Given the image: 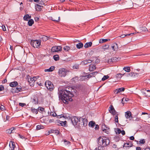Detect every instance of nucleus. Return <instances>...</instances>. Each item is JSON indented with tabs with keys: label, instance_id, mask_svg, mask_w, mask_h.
I'll return each instance as SVG.
<instances>
[{
	"label": "nucleus",
	"instance_id": "obj_53",
	"mask_svg": "<svg viewBox=\"0 0 150 150\" xmlns=\"http://www.w3.org/2000/svg\"><path fill=\"white\" fill-rule=\"evenodd\" d=\"M19 105L20 106L23 107H24V106H25L26 105V104L25 103H19Z\"/></svg>",
	"mask_w": 150,
	"mask_h": 150
},
{
	"label": "nucleus",
	"instance_id": "obj_63",
	"mask_svg": "<svg viewBox=\"0 0 150 150\" xmlns=\"http://www.w3.org/2000/svg\"><path fill=\"white\" fill-rule=\"evenodd\" d=\"M62 117H64V115H57V117L58 118H61Z\"/></svg>",
	"mask_w": 150,
	"mask_h": 150
},
{
	"label": "nucleus",
	"instance_id": "obj_11",
	"mask_svg": "<svg viewBox=\"0 0 150 150\" xmlns=\"http://www.w3.org/2000/svg\"><path fill=\"white\" fill-rule=\"evenodd\" d=\"M109 128L108 127H107L106 125L105 124H102V129L107 134H108L109 132L108 130Z\"/></svg>",
	"mask_w": 150,
	"mask_h": 150
},
{
	"label": "nucleus",
	"instance_id": "obj_3",
	"mask_svg": "<svg viewBox=\"0 0 150 150\" xmlns=\"http://www.w3.org/2000/svg\"><path fill=\"white\" fill-rule=\"evenodd\" d=\"M69 71V70L66 69L61 68L59 70L58 75L60 77H64L67 75V73Z\"/></svg>",
	"mask_w": 150,
	"mask_h": 150
},
{
	"label": "nucleus",
	"instance_id": "obj_28",
	"mask_svg": "<svg viewBox=\"0 0 150 150\" xmlns=\"http://www.w3.org/2000/svg\"><path fill=\"white\" fill-rule=\"evenodd\" d=\"M115 131L117 134H120L121 132V130L119 128H116L115 129Z\"/></svg>",
	"mask_w": 150,
	"mask_h": 150
},
{
	"label": "nucleus",
	"instance_id": "obj_34",
	"mask_svg": "<svg viewBox=\"0 0 150 150\" xmlns=\"http://www.w3.org/2000/svg\"><path fill=\"white\" fill-rule=\"evenodd\" d=\"M109 45L108 44L102 46L101 49L103 50H107L109 48Z\"/></svg>",
	"mask_w": 150,
	"mask_h": 150
},
{
	"label": "nucleus",
	"instance_id": "obj_36",
	"mask_svg": "<svg viewBox=\"0 0 150 150\" xmlns=\"http://www.w3.org/2000/svg\"><path fill=\"white\" fill-rule=\"evenodd\" d=\"M145 91H147V92H150V90H144V89H143L142 90V92L143 93V94L144 95L146 96H150V95H149L148 94H147L146 92H145Z\"/></svg>",
	"mask_w": 150,
	"mask_h": 150
},
{
	"label": "nucleus",
	"instance_id": "obj_50",
	"mask_svg": "<svg viewBox=\"0 0 150 150\" xmlns=\"http://www.w3.org/2000/svg\"><path fill=\"white\" fill-rule=\"evenodd\" d=\"M129 100L127 98H123L122 99V103H123L124 101H127Z\"/></svg>",
	"mask_w": 150,
	"mask_h": 150
},
{
	"label": "nucleus",
	"instance_id": "obj_4",
	"mask_svg": "<svg viewBox=\"0 0 150 150\" xmlns=\"http://www.w3.org/2000/svg\"><path fill=\"white\" fill-rule=\"evenodd\" d=\"M87 122L86 119L81 117L79 118L78 124L80 126H86L87 125Z\"/></svg>",
	"mask_w": 150,
	"mask_h": 150
},
{
	"label": "nucleus",
	"instance_id": "obj_24",
	"mask_svg": "<svg viewBox=\"0 0 150 150\" xmlns=\"http://www.w3.org/2000/svg\"><path fill=\"white\" fill-rule=\"evenodd\" d=\"M31 18V16H29L28 14H26L23 17V19L24 21H28V19Z\"/></svg>",
	"mask_w": 150,
	"mask_h": 150
},
{
	"label": "nucleus",
	"instance_id": "obj_43",
	"mask_svg": "<svg viewBox=\"0 0 150 150\" xmlns=\"http://www.w3.org/2000/svg\"><path fill=\"white\" fill-rule=\"evenodd\" d=\"M44 128V126L40 125H39L37 126L36 130H39L40 129H43Z\"/></svg>",
	"mask_w": 150,
	"mask_h": 150
},
{
	"label": "nucleus",
	"instance_id": "obj_15",
	"mask_svg": "<svg viewBox=\"0 0 150 150\" xmlns=\"http://www.w3.org/2000/svg\"><path fill=\"white\" fill-rule=\"evenodd\" d=\"M38 100L37 96L35 95L33 96L32 100V102L35 104H37L38 103Z\"/></svg>",
	"mask_w": 150,
	"mask_h": 150
},
{
	"label": "nucleus",
	"instance_id": "obj_23",
	"mask_svg": "<svg viewBox=\"0 0 150 150\" xmlns=\"http://www.w3.org/2000/svg\"><path fill=\"white\" fill-rule=\"evenodd\" d=\"M135 34L134 33H131L127 34H123L120 35V37L121 38H123L125 36H132Z\"/></svg>",
	"mask_w": 150,
	"mask_h": 150
},
{
	"label": "nucleus",
	"instance_id": "obj_39",
	"mask_svg": "<svg viewBox=\"0 0 150 150\" xmlns=\"http://www.w3.org/2000/svg\"><path fill=\"white\" fill-rule=\"evenodd\" d=\"M87 76H80V80L81 81H84L86 79H87Z\"/></svg>",
	"mask_w": 150,
	"mask_h": 150
},
{
	"label": "nucleus",
	"instance_id": "obj_32",
	"mask_svg": "<svg viewBox=\"0 0 150 150\" xmlns=\"http://www.w3.org/2000/svg\"><path fill=\"white\" fill-rule=\"evenodd\" d=\"M53 21L56 22H58L60 21V17H54L53 18Z\"/></svg>",
	"mask_w": 150,
	"mask_h": 150
},
{
	"label": "nucleus",
	"instance_id": "obj_46",
	"mask_svg": "<svg viewBox=\"0 0 150 150\" xmlns=\"http://www.w3.org/2000/svg\"><path fill=\"white\" fill-rule=\"evenodd\" d=\"M140 29L141 31L144 32L146 31L147 30V28L145 27H143L140 28Z\"/></svg>",
	"mask_w": 150,
	"mask_h": 150
},
{
	"label": "nucleus",
	"instance_id": "obj_33",
	"mask_svg": "<svg viewBox=\"0 0 150 150\" xmlns=\"http://www.w3.org/2000/svg\"><path fill=\"white\" fill-rule=\"evenodd\" d=\"M123 69L127 72H129L130 71V67H126L123 68Z\"/></svg>",
	"mask_w": 150,
	"mask_h": 150
},
{
	"label": "nucleus",
	"instance_id": "obj_58",
	"mask_svg": "<svg viewBox=\"0 0 150 150\" xmlns=\"http://www.w3.org/2000/svg\"><path fill=\"white\" fill-rule=\"evenodd\" d=\"M139 142L140 144H144L145 143V140L144 139L140 140Z\"/></svg>",
	"mask_w": 150,
	"mask_h": 150
},
{
	"label": "nucleus",
	"instance_id": "obj_17",
	"mask_svg": "<svg viewBox=\"0 0 150 150\" xmlns=\"http://www.w3.org/2000/svg\"><path fill=\"white\" fill-rule=\"evenodd\" d=\"M111 48L113 51L117 50L118 49V45L117 43H115L112 46Z\"/></svg>",
	"mask_w": 150,
	"mask_h": 150
},
{
	"label": "nucleus",
	"instance_id": "obj_26",
	"mask_svg": "<svg viewBox=\"0 0 150 150\" xmlns=\"http://www.w3.org/2000/svg\"><path fill=\"white\" fill-rule=\"evenodd\" d=\"M96 125L95 122L93 121H91L89 122L88 125L89 126L91 127H93Z\"/></svg>",
	"mask_w": 150,
	"mask_h": 150
},
{
	"label": "nucleus",
	"instance_id": "obj_9",
	"mask_svg": "<svg viewBox=\"0 0 150 150\" xmlns=\"http://www.w3.org/2000/svg\"><path fill=\"white\" fill-rule=\"evenodd\" d=\"M47 85L48 86H47V89L50 91L53 90L54 86L53 84L51 81H47Z\"/></svg>",
	"mask_w": 150,
	"mask_h": 150
},
{
	"label": "nucleus",
	"instance_id": "obj_37",
	"mask_svg": "<svg viewBox=\"0 0 150 150\" xmlns=\"http://www.w3.org/2000/svg\"><path fill=\"white\" fill-rule=\"evenodd\" d=\"M55 69V67L54 66L51 67L49 69H47V72H51L53 71Z\"/></svg>",
	"mask_w": 150,
	"mask_h": 150
},
{
	"label": "nucleus",
	"instance_id": "obj_18",
	"mask_svg": "<svg viewBox=\"0 0 150 150\" xmlns=\"http://www.w3.org/2000/svg\"><path fill=\"white\" fill-rule=\"evenodd\" d=\"M22 88L21 86L17 85L15 90V92L18 93L19 92L22 91Z\"/></svg>",
	"mask_w": 150,
	"mask_h": 150
},
{
	"label": "nucleus",
	"instance_id": "obj_29",
	"mask_svg": "<svg viewBox=\"0 0 150 150\" xmlns=\"http://www.w3.org/2000/svg\"><path fill=\"white\" fill-rule=\"evenodd\" d=\"M34 21L32 19L30 20L28 22V25L29 26H31L34 23Z\"/></svg>",
	"mask_w": 150,
	"mask_h": 150
},
{
	"label": "nucleus",
	"instance_id": "obj_14",
	"mask_svg": "<svg viewBox=\"0 0 150 150\" xmlns=\"http://www.w3.org/2000/svg\"><path fill=\"white\" fill-rule=\"evenodd\" d=\"M9 146L10 147V150H13L15 147V145L14 142L11 141L10 142Z\"/></svg>",
	"mask_w": 150,
	"mask_h": 150
},
{
	"label": "nucleus",
	"instance_id": "obj_51",
	"mask_svg": "<svg viewBox=\"0 0 150 150\" xmlns=\"http://www.w3.org/2000/svg\"><path fill=\"white\" fill-rule=\"evenodd\" d=\"M112 59L113 62H115L118 60V58L116 57H113L112 58Z\"/></svg>",
	"mask_w": 150,
	"mask_h": 150
},
{
	"label": "nucleus",
	"instance_id": "obj_60",
	"mask_svg": "<svg viewBox=\"0 0 150 150\" xmlns=\"http://www.w3.org/2000/svg\"><path fill=\"white\" fill-rule=\"evenodd\" d=\"M18 136H19V137L21 138L22 139H25V137H24V136L20 134H18Z\"/></svg>",
	"mask_w": 150,
	"mask_h": 150
},
{
	"label": "nucleus",
	"instance_id": "obj_56",
	"mask_svg": "<svg viewBox=\"0 0 150 150\" xmlns=\"http://www.w3.org/2000/svg\"><path fill=\"white\" fill-rule=\"evenodd\" d=\"M50 40V42H52L53 41V39L52 38H50V37H47V43L49 42V41Z\"/></svg>",
	"mask_w": 150,
	"mask_h": 150
},
{
	"label": "nucleus",
	"instance_id": "obj_61",
	"mask_svg": "<svg viewBox=\"0 0 150 150\" xmlns=\"http://www.w3.org/2000/svg\"><path fill=\"white\" fill-rule=\"evenodd\" d=\"M62 123H61L60 124L61 125H63L64 126H65L66 124V123L67 122L66 121H64V122H62Z\"/></svg>",
	"mask_w": 150,
	"mask_h": 150
},
{
	"label": "nucleus",
	"instance_id": "obj_6",
	"mask_svg": "<svg viewBox=\"0 0 150 150\" xmlns=\"http://www.w3.org/2000/svg\"><path fill=\"white\" fill-rule=\"evenodd\" d=\"M79 118L76 116H74L71 118L70 119L73 125L74 126L76 125H78L79 122Z\"/></svg>",
	"mask_w": 150,
	"mask_h": 150
},
{
	"label": "nucleus",
	"instance_id": "obj_49",
	"mask_svg": "<svg viewBox=\"0 0 150 150\" xmlns=\"http://www.w3.org/2000/svg\"><path fill=\"white\" fill-rule=\"evenodd\" d=\"M109 76L108 75L104 76L102 78V80L103 81H105V80L108 79L109 78Z\"/></svg>",
	"mask_w": 150,
	"mask_h": 150
},
{
	"label": "nucleus",
	"instance_id": "obj_25",
	"mask_svg": "<svg viewBox=\"0 0 150 150\" xmlns=\"http://www.w3.org/2000/svg\"><path fill=\"white\" fill-rule=\"evenodd\" d=\"M110 40V39H100L99 40V42L100 43H102Z\"/></svg>",
	"mask_w": 150,
	"mask_h": 150
},
{
	"label": "nucleus",
	"instance_id": "obj_20",
	"mask_svg": "<svg viewBox=\"0 0 150 150\" xmlns=\"http://www.w3.org/2000/svg\"><path fill=\"white\" fill-rule=\"evenodd\" d=\"M18 84V83L16 81H14L13 82H12L10 83V86L11 87H14Z\"/></svg>",
	"mask_w": 150,
	"mask_h": 150
},
{
	"label": "nucleus",
	"instance_id": "obj_16",
	"mask_svg": "<svg viewBox=\"0 0 150 150\" xmlns=\"http://www.w3.org/2000/svg\"><path fill=\"white\" fill-rule=\"evenodd\" d=\"M15 129V128L13 127H11L9 129H8L6 130L7 133L8 134H11L12 133H13V130Z\"/></svg>",
	"mask_w": 150,
	"mask_h": 150
},
{
	"label": "nucleus",
	"instance_id": "obj_31",
	"mask_svg": "<svg viewBox=\"0 0 150 150\" xmlns=\"http://www.w3.org/2000/svg\"><path fill=\"white\" fill-rule=\"evenodd\" d=\"M78 79L79 78L78 77L75 76L71 79V81L74 82V83H75L78 81Z\"/></svg>",
	"mask_w": 150,
	"mask_h": 150
},
{
	"label": "nucleus",
	"instance_id": "obj_19",
	"mask_svg": "<svg viewBox=\"0 0 150 150\" xmlns=\"http://www.w3.org/2000/svg\"><path fill=\"white\" fill-rule=\"evenodd\" d=\"M92 61L89 59H87L84 60L82 62V63L84 64H86L88 63H90L92 62Z\"/></svg>",
	"mask_w": 150,
	"mask_h": 150
},
{
	"label": "nucleus",
	"instance_id": "obj_35",
	"mask_svg": "<svg viewBox=\"0 0 150 150\" xmlns=\"http://www.w3.org/2000/svg\"><path fill=\"white\" fill-rule=\"evenodd\" d=\"M125 74H121V73L117 74L116 75V77L118 79H120L121 78V77L122 76H123Z\"/></svg>",
	"mask_w": 150,
	"mask_h": 150
},
{
	"label": "nucleus",
	"instance_id": "obj_8",
	"mask_svg": "<svg viewBox=\"0 0 150 150\" xmlns=\"http://www.w3.org/2000/svg\"><path fill=\"white\" fill-rule=\"evenodd\" d=\"M62 47L61 46H54L52 47L51 49L52 52H58L62 50Z\"/></svg>",
	"mask_w": 150,
	"mask_h": 150
},
{
	"label": "nucleus",
	"instance_id": "obj_22",
	"mask_svg": "<svg viewBox=\"0 0 150 150\" xmlns=\"http://www.w3.org/2000/svg\"><path fill=\"white\" fill-rule=\"evenodd\" d=\"M92 45V43L91 42L86 43L84 45V47L85 48H88L91 46Z\"/></svg>",
	"mask_w": 150,
	"mask_h": 150
},
{
	"label": "nucleus",
	"instance_id": "obj_57",
	"mask_svg": "<svg viewBox=\"0 0 150 150\" xmlns=\"http://www.w3.org/2000/svg\"><path fill=\"white\" fill-rule=\"evenodd\" d=\"M134 74V73L133 72H131L128 74L127 76H133Z\"/></svg>",
	"mask_w": 150,
	"mask_h": 150
},
{
	"label": "nucleus",
	"instance_id": "obj_41",
	"mask_svg": "<svg viewBox=\"0 0 150 150\" xmlns=\"http://www.w3.org/2000/svg\"><path fill=\"white\" fill-rule=\"evenodd\" d=\"M48 115H49L50 116H52L53 117H55L57 115V114L55 112L54 113L53 112H48Z\"/></svg>",
	"mask_w": 150,
	"mask_h": 150
},
{
	"label": "nucleus",
	"instance_id": "obj_64",
	"mask_svg": "<svg viewBox=\"0 0 150 150\" xmlns=\"http://www.w3.org/2000/svg\"><path fill=\"white\" fill-rule=\"evenodd\" d=\"M86 76H87V78H90L91 77H92V76L91 75V74H90V73L88 75H86Z\"/></svg>",
	"mask_w": 150,
	"mask_h": 150
},
{
	"label": "nucleus",
	"instance_id": "obj_40",
	"mask_svg": "<svg viewBox=\"0 0 150 150\" xmlns=\"http://www.w3.org/2000/svg\"><path fill=\"white\" fill-rule=\"evenodd\" d=\"M133 144L132 143H125L124 144V145L123 147H128L129 146H129L130 147H132V146Z\"/></svg>",
	"mask_w": 150,
	"mask_h": 150
},
{
	"label": "nucleus",
	"instance_id": "obj_62",
	"mask_svg": "<svg viewBox=\"0 0 150 150\" xmlns=\"http://www.w3.org/2000/svg\"><path fill=\"white\" fill-rule=\"evenodd\" d=\"M2 27L3 29V30L4 31H5L6 30V28L4 25H2Z\"/></svg>",
	"mask_w": 150,
	"mask_h": 150
},
{
	"label": "nucleus",
	"instance_id": "obj_10",
	"mask_svg": "<svg viewBox=\"0 0 150 150\" xmlns=\"http://www.w3.org/2000/svg\"><path fill=\"white\" fill-rule=\"evenodd\" d=\"M109 112L113 115H116V112L112 105H110L109 108Z\"/></svg>",
	"mask_w": 150,
	"mask_h": 150
},
{
	"label": "nucleus",
	"instance_id": "obj_12",
	"mask_svg": "<svg viewBox=\"0 0 150 150\" xmlns=\"http://www.w3.org/2000/svg\"><path fill=\"white\" fill-rule=\"evenodd\" d=\"M125 90V88H124L122 87L114 90V93L115 94H116L121 92L124 91Z\"/></svg>",
	"mask_w": 150,
	"mask_h": 150
},
{
	"label": "nucleus",
	"instance_id": "obj_48",
	"mask_svg": "<svg viewBox=\"0 0 150 150\" xmlns=\"http://www.w3.org/2000/svg\"><path fill=\"white\" fill-rule=\"evenodd\" d=\"M118 114H117V115L115 116V121L116 122H118Z\"/></svg>",
	"mask_w": 150,
	"mask_h": 150
},
{
	"label": "nucleus",
	"instance_id": "obj_55",
	"mask_svg": "<svg viewBox=\"0 0 150 150\" xmlns=\"http://www.w3.org/2000/svg\"><path fill=\"white\" fill-rule=\"evenodd\" d=\"M53 131L54 133L56 134L57 135L58 134L59 132V131L58 130H53Z\"/></svg>",
	"mask_w": 150,
	"mask_h": 150
},
{
	"label": "nucleus",
	"instance_id": "obj_47",
	"mask_svg": "<svg viewBox=\"0 0 150 150\" xmlns=\"http://www.w3.org/2000/svg\"><path fill=\"white\" fill-rule=\"evenodd\" d=\"M97 73L98 72H97L94 71L90 73V74H91L92 77H94L95 75L97 74Z\"/></svg>",
	"mask_w": 150,
	"mask_h": 150
},
{
	"label": "nucleus",
	"instance_id": "obj_54",
	"mask_svg": "<svg viewBox=\"0 0 150 150\" xmlns=\"http://www.w3.org/2000/svg\"><path fill=\"white\" fill-rule=\"evenodd\" d=\"M64 142L65 144L66 145H69L70 143V142L69 141H66L65 140H64Z\"/></svg>",
	"mask_w": 150,
	"mask_h": 150
},
{
	"label": "nucleus",
	"instance_id": "obj_1",
	"mask_svg": "<svg viewBox=\"0 0 150 150\" xmlns=\"http://www.w3.org/2000/svg\"><path fill=\"white\" fill-rule=\"evenodd\" d=\"M74 92V89L71 87H67L61 91L60 97L64 103H68L69 101H71V98L74 96L73 92Z\"/></svg>",
	"mask_w": 150,
	"mask_h": 150
},
{
	"label": "nucleus",
	"instance_id": "obj_30",
	"mask_svg": "<svg viewBox=\"0 0 150 150\" xmlns=\"http://www.w3.org/2000/svg\"><path fill=\"white\" fill-rule=\"evenodd\" d=\"M41 6H39V5L36 4L35 6V8L36 11H40L41 9Z\"/></svg>",
	"mask_w": 150,
	"mask_h": 150
},
{
	"label": "nucleus",
	"instance_id": "obj_59",
	"mask_svg": "<svg viewBox=\"0 0 150 150\" xmlns=\"http://www.w3.org/2000/svg\"><path fill=\"white\" fill-rule=\"evenodd\" d=\"M4 89V86L3 85L0 86V91L3 90Z\"/></svg>",
	"mask_w": 150,
	"mask_h": 150
},
{
	"label": "nucleus",
	"instance_id": "obj_27",
	"mask_svg": "<svg viewBox=\"0 0 150 150\" xmlns=\"http://www.w3.org/2000/svg\"><path fill=\"white\" fill-rule=\"evenodd\" d=\"M83 46V44L82 43H79L76 45V47L78 49H80Z\"/></svg>",
	"mask_w": 150,
	"mask_h": 150
},
{
	"label": "nucleus",
	"instance_id": "obj_13",
	"mask_svg": "<svg viewBox=\"0 0 150 150\" xmlns=\"http://www.w3.org/2000/svg\"><path fill=\"white\" fill-rule=\"evenodd\" d=\"M125 116L127 119L129 118L130 120L132 117V116L131 112L130 111H127L125 112Z\"/></svg>",
	"mask_w": 150,
	"mask_h": 150
},
{
	"label": "nucleus",
	"instance_id": "obj_21",
	"mask_svg": "<svg viewBox=\"0 0 150 150\" xmlns=\"http://www.w3.org/2000/svg\"><path fill=\"white\" fill-rule=\"evenodd\" d=\"M96 69V67L94 65L91 64L89 65V70L90 71H93L95 70Z\"/></svg>",
	"mask_w": 150,
	"mask_h": 150
},
{
	"label": "nucleus",
	"instance_id": "obj_42",
	"mask_svg": "<svg viewBox=\"0 0 150 150\" xmlns=\"http://www.w3.org/2000/svg\"><path fill=\"white\" fill-rule=\"evenodd\" d=\"M32 111L33 113H35L37 114L38 113V110L37 109L35 108H31Z\"/></svg>",
	"mask_w": 150,
	"mask_h": 150
},
{
	"label": "nucleus",
	"instance_id": "obj_5",
	"mask_svg": "<svg viewBox=\"0 0 150 150\" xmlns=\"http://www.w3.org/2000/svg\"><path fill=\"white\" fill-rule=\"evenodd\" d=\"M41 42L39 40H32L30 44L34 48H38L40 45Z\"/></svg>",
	"mask_w": 150,
	"mask_h": 150
},
{
	"label": "nucleus",
	"instance_id": "obj_38",
	"mask_svg": "<svg viewBox=\"0 0 150 150\" xmlns=\"http://www.w3.org/2000/svg\"><path fill=\"white\" fill-rule=\"evenodd\" d=\"M53 58L55 61H58L59 60V57L58 55L56 54L54 55Z\"/></svg>",
	"mask_w": 150,
	"mask_h": 150
},
{
	"label": "nucleus",
	"instance_id": "obj_2",
	"mask_svg": "<svg viewBox=\"0 0 150 150\" xmlns=\"http://www.w3.org/2000/svg\"><path fill=\"white\" fill-rule=\"evenodd\" d=\"M110 143V141L108 139H103L100 137L98 139V147L95 150H103L105 146H107Z\"/></svg>",
	"mask_w": 150,
	"mask_h": 150
},
{
	"label": "nucleus",
	"instance_id": "obj_44",
	"mask_svg": "<svg viewBox=\"0 0 150 150\" xmlns=\"http://www.w3.org/2000/svg\"><path fill=\"white\" fill-rule=\"evenodd\" d=\"M44 108L41 107H39L38 108V110L40 111L41 112L43 113V112H45V111H44Z\"/></svg>",
	"mask_w": 150,
	"mask_h": 150
},
{
	"label": "nucleus",
	"instance_id": "obj_7",
	"mask_svg": "<svg viewBox=\"0 0 150 150\" xmlns=\"http://www.w3.org/2000/svg\"><path fill=\"white\" fill-rule=\"evenodd\" d=\"M37 79V78L35 76H33V78L29 76V78H28V82L30 84L31 83V84H30L31 86H32V85L33 86L34 83H35V81Z\"/></svg>",
	"mask_w": 150,
	"mask_h": 150
},
{
	"label": "nucleus",
	"instance_id": "obj_52",
	"mask_svg": "<svg viewBox=\"0 0 150 150\" xmlns=\"http://www.w3.org/2000/svg\"><path fill=\"white\" fill-rule=\"evenodd\" d=\"M38 5H39V6L41 7H43V5H44V3L43 1H40Z\"/></svg>",
	"mask_w": 150,
	"mask_h": 150
},
{
	"label": "nucleus",
	"instance_id": "obj_45",
	"mask_svg": "<svg viewBox=\"0 0 150 150\" xmlns=\"http://www.w3.org/2000/svg\"><path fill=\"white\" fill-rule=\"evenodd\" d=\"M72 48L71 47H70L68 46H65L64 47V49L65 50H67V51H68V50H69L70 49H71Z\"/></svg>",
	"mask_w": 150,
	"mask_h": 150
}]
</instances>
